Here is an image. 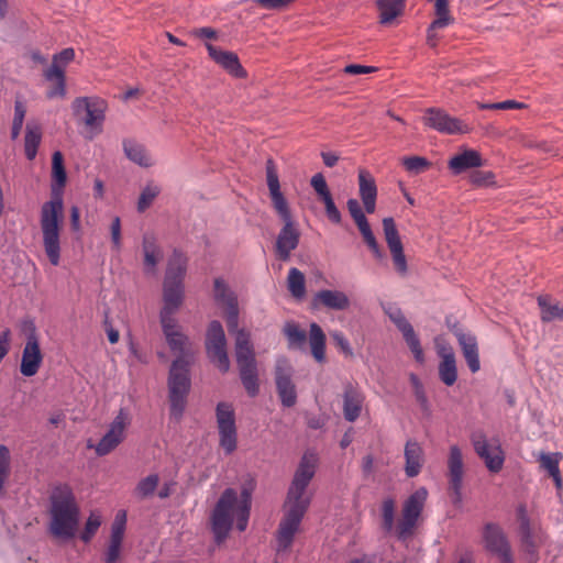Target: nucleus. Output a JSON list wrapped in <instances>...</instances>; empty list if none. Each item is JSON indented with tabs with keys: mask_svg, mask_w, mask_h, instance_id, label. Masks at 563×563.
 I'll return each mask as SVG.
<instances>
[{
	"mask_svg": "<svg viewBox=\"0 0 563 563\" xmlns=\"http://www.w3.org/2000/svg\"><path fill=\"white\" fill-rule=\"evenodd\" d=\"M476 454L484 461L485 466L492 473L501 471L505 462V453L498 439L488 440L483 431H476L471 435Z\"/></svg>",
	"mask_w": 563,
	"mask_h": 563,
	"instance_id": "f8f14e48",
	"label": "nucleus"
},
{
	"mask_svg": "<svg viewBox=\"0 0 563 563\" xmlns=\"http://www.w3.org/2000/svg\"><path fill=\"white\" fill-rule=\"evenodd\" d=\"M194 34L201 38H214L217 33L212 27H200L194 31Z\"/></svg>",
	"mask_w": 563,
	"mask_h": 563,
	"instance_id": "774afa93",
	"label": "nucleus"
},
{
	"mask_svg": "<svg viewBox=\"0 0 563 563\" xmlns=\"http://www.w3.org/2000/svg\"><path fill=\"white\" fill-rule=\"evenodd\" d=\"M283 332L288 340L289 347H301L306 343V331L301 330L295 322H287Z\"/></svg>",
	"mask_w": 563,
	"mask_h": 563,
	"instance_id": "79ce46f5",
	"label": "nucleus"
},
{
	"mask_svg": "<svg viewBox=\"0 0 563 563\" xmlns=\"http://www.w3.org/2000/svg\"><path fill=\"white\" fill-rule=\"evenodd\" d=\"M446 465L449 492L451 494L452 501L454 505H461L463 499L462 489L465 471L463 453L459 445L453 444L450 446Z\"/></svg>",
	"mask_w": 563,
	"mask_h": 563,
	"instance_id": "2eb2a0df",
	"label": "nucleus"
},
{
	"mask_svg": "<svg viewBox=\"0 0 563 563\" xmlns=\"http://www.w3.org/2000/svg\"><path fill=\"white\" fill-rule=\"evenodd\" d=\"M121 544L122 542L120 541L110 540V544L106 553V563H117L120 558Z\"/></svg>",
	"mask_w": 563,
	"mask_h": 563,
	"instance_id": "0e129e2a",
	"label": "nucleus"
},
{
	"mask_svg": "<svg viewBox=\"0 0 563 563\" xmlns=\"http://www.w3.org/2000/svg\"><path fill=\"white\" fill-rule=\"evenodd\" d=\"M44 77L53 86L47 90L48 99L63 98L66 95L65 71H60L56 66H51L44 71Z\"/></svg>",
	"mask_w": 563,
	"mask_h": 563,
	"instance_id": "473e14b6",
	"label": "nucleus"
},
{
	"mask_svg": "<svg viewBox=\"0 0 563 563\" xmlns=\"http://www.w3.org/2000/svg\"><path fill=\"white\" fill-rule=\"evenodd\" d=\"M402 164L409 173L415 175L424 172L430 166V162L421 156L405 157Z\"/></svg>",
	"mask_w": 563,
	"mask_h": 563,
	"instance_id": "de8ad7c7",
	"label": "nucleus"
},
{
	"mask_svg": "<svg viewBox=\"0 0 563 563\" xmlns=\"http://www.w3.org/2000/svg\"><path fill=\"white\" fill-rule=\"evenodd\" d=\"M42 140L41 126L36 123L29 122L26 124L25 137H24V150L27 159L32 161L37 154V148Z\"/></svg>",
	"mask_w": 563,
	"mask_h": 563,
	"instance_id": "4c0bfd02",
	"label": "nucleus"
},
{
	"mask_svg": "<svg viewBox=\"0 0 563 563\" xmlns=\"http://www.w3.org/2000/svg\"><path fill=\"white\" fill-rule=\"evenodd\" d=\"M240 378L250 397H255L260 391L256 362L238 364Z\"/></svg>",
	"mask_w": 563,
	"mask_h": 563,
	"instance_id": "2f4dec72",
	"label": "nucleus"
},
{
	"mask_svg": "<svg viewBox=\"0 0 563 563\" xmlns=\"http://www.w3.org/2000/svg\"><path fill=\"white\" fill-rule=\"evenodd\" d=\"M405 473L408 477H416L424 463L423 450L421 445L413 440L407 441L405 445Z\"/></svg>",
	"mask_w": 563,
	"mask_h": 563,
	"instance_id": "bb28decb",
	"label": "nucleus"
},
{
	"mask_svg": "<svg viewBox=\"0 0 563 563\" xmlns=\"http://www.w3.org/2000/svg\"><path fill=\"white\" fill-rule=\"evenodd\" d=\"M383 527L386 531H391L394 528L395 518V501L390 498L385 499L382 505Z\"/></svg>",
	"mask_w": 563,
	"mask_h": 563,
	"instance_id": "8fccbe9b",
	"label": "nucleus"
},
{
	"mask_svg": "<svg viewBox=\"0 0 563 563\" xmlns=\"http://www.w3.org/2000/svg\"><path fill=\"white\" fill-rule=\"evenodd\" d=\"M213 295L217 303L225 309L228 330L229 332H232L239 324L236 296L222 278L214 279Z\"/></svg>",
	"mask_w": 563,
	"mask_h": 563,
	"instance_id": "6ab92c4d",
	"label": "nucleus"
},
{
	"mask_svg": "<svg viewBox=\"0 0 563 563\" xmlns=\"http://www.w3.org/2000/svg\"><path fill=\"white\" fill-rule=\"evenodd\" d=\"M49 499V531L57 538H73L79 521V507L73 489L66 484L58 485L53 489Z\"/></svg>",
	"mask_w": 563,
	"mask_h": 563,
	"instance_id": "39448f33",
	"label": "nucleus"
},
{
	"mask_svg": "<svg viewBox=\"0 0 563 563\" xmlns=\"http://www.w3.org/2000/svg\"><path fill=\"white\" fill-rule=\"evenodd\" d=\"M159 194V189L155 186H147L143 189L137 201V210L145 211Z\"/></svg>",
	"mask_w": 563,
	"mask_h": 563,
	"instance_id": "603ef678",
	"label": "nucleus"
},
{
	"mask_svg": "<svg viewBox=\"0 0 563 563\" xmlns=\"http://www.w3.org/2000/svg\"><path fill=\"white\" fill-rule=\"evenodd\" d=\"M441 357L439 364V377L446 386H452L457 379L455 355L451 347H441L438 351Z\"/></svg>",
	"mask_w": 563,
	"mask_h": 563,
	"instance_id": "c85d7f7f",
	"label": "nucleus"
},
{
	"mask_svg": "<svg viewBox=\"0 0 563 563\" xmlns=\"http://www.w3.org/2000/svg\"><path fill=\"white\" fill-rule=\"evenodd\" d=\"M126 523L125 511H119L111 527L110 540L122 542Z\"/></svg>",
	"mask_w": 563,
	"mask_h": 563,
	"instance_id": "3c124183",
	"label": "nucleus"
},
{
	"mask_svg": "<svg viewBox=\"0 0 563 563\" xmlns=\"http://www.w3.org/2000/svg\"><path fill=\"white\" fill-rule=\"evenodd\" d=\"M498 110H511V109H523L527 106L522 102H518L515 100H505L497 102Z\"/></svg>",
	"mask_w": 563,
	"mask_h": 563,
	"instance_id": "338daca9",
	"label": "nucleus"
},
{
	"mask_svg": "<svg viewBox=\"0 0 563 563\" xmlns=\"http://www.w3.org/2000/svg\"><path fill=\"white\" fill-rule=\"evenodd\" d=\"M309 344L313 358L323 363L325 361V334L321 327L314 322L310 324Z\"/></svg>",
	"mask_w": 563,
	"mask_h": 563,
	"instance_id": "72a5a7b5",
	"label": "nucleus"
},
{
	"mask_svg": "<svg viewBox=\"0 0 563 563\" xmlns=\"http://www.w3.org/2000/svg\"><path fill=\"white\" fill-rule=\"evenodd\" d=\"M292 368L289 361L280 357L276 361L275 382L283 406L292 407L297 402L296 386L291 380Z\"/></svg>",
	"mask_w": 563,
	"mask_h": 563,
	"instance_id": "f3484780",
	"label": "nucleus"
},
{
	"mask_svg": "<svg viewBox=\"0 0 563 563\" xmlns=\"http://www.w3.org/2000/svg\"><path fill=\"white\" fill-rule=\"evenodd\" d=\"M375 70L372 66H364V65H357V64H351L344 67V73L349 75H362V74H369Z\"/></svg>",
	"mask_w": 563,
	"mask_h": 563,
	"instance_id": "69168bd1",
	"label": "nucleus"
},
{
	"mask_svg": "<svg viewBox=\"0 0 563 563\" xmlns=\"http://www.w3.org/2000/svg\"><path fill=\"white\" fill-rule=\"evenodd\" d=\"M75 57V51L73 48H65L60 53L53 56V63L51 66H56L60 71H64V67L70 63Z\"/></svg>",
	"mask_w": 563,
	"mask_h": 563,
	"instance_id": "13d9d810",
	"label": "nucleus"
},
{
	"mask_svg": "<svg viewBox=\"0 0 563 563\" xmlns=\"http://www.w3.org/2000/svg\"><path fill=\"white\" fill-rule=\"evenodd\" d=\"M251 509V495L243 490L241 496L233 488H227L211 514V530L218 544L222 543L232 529L233 519H236V528L244 531L247 527Z\"/></svg>",
	"mask_w": 563,
	"mask_h": 563,
	"instance_id": "20e7f679",
	"label": "nucleus"
},
{
	"mask_svg": "<svg viewBox=\"0 0 563 563\" xmlns=\"http://www.w3.org/2000/svg\"><path fill=\"white\" fill-rule=\"evenodd\" d=\"M390 320L395 323L398 330L402 333V336L412 352L417 362L422 363L424 361L423 351L420 344V340L417 336L412 325L408 322L406 317L399 309H395L388 312Z\"/></svg>",
	"mask_w": 563,
	"mask_h": 563,
	"instance_id": "412c9836",
	"label": "nucleus"
},
{
	"mask_svg": "<svg viewBox=\"0 0 563 563\" xmlns=\"http://www.w3.org/2000/svg\"><path fill=\"white\" fill-rule=\"evenodd\" d=\"M167 385L170 416L176 421H179L185 411L191 385L188 361L176 358L172 363Z\"/></svg>",
	"mask_w": 563,
	"mask_h": 563,
	"instance_id": "0eeeda50",
	"label": "nucleus"
},
{
	"mask_svg": "<svg viewBox=\"0 0 563 563\" xmlns=\"http://www.w3.org/2000/svg\"><path fill=\"white\" fill-rule=\"evenodd\" d=\"M483 537L488 551L497 554L503 563H512L509 543L499 526L487 523Z\"/></svg>",
	"mask_w": 563,
	"mask_h": 563,
	"instance_id": "aec40b11",
	"label": "nucleus"
},
{
	"mask_svg": "<svg viewBox=\"0 0 563 563\" xmlns=\"http://www.w3.org/2000/svg\"><path fill=\"white\" fill-rule=\"evenodd\" d=\"M288 290L295 298H302L306 294L305 275L296 267L289 269L287 277Z\"/></svg>",
	"mask_w": 563,
	"mask_h": 563,
	"instance_id": "58836bf2",
	"label": "nucleus"
},
{
	"mask_svg": "<svg viewBox=\"0 0 563 563\" xmlns=\"http://www.w3.org/2000/svg\"><path fill=\"white\" fill-rule=\"evenodd\" d=\"M495 175L492 172L475 170L471 174V183L475 186H489L494 184Z\"/></svg>",
	"mask_w": 563,
	"mask_h": 563,
	"instance_id": "4d7b16f0",
	"label": "nucleus"
},
{
	"mask_svg": "<svg viewBox=\"0 0 563 563\" xmlns=\"http://www.w3.org/2000/svg\"><path fill=\"white\" fill-rule=\"evenodd\" d=\"M101 526V517L97 512H91L87 519L85 529L80 536L84 542H89Z\"/></svg>",
	"mask_w": 563,
	"mask_h": 563,
	"instance_id": "09e8293b",
	"label": "nucleus"
},
{
	"mask_svg": "<svg viewBox=\"0 0 563 563\" xmlns=\"http://www.w3.org/2000/svg\"><path fill=\"white\" fill-rule=\"evenodd\" d=\"M266 180L272 200V206L280 220L284 222L280 229L276 243V255L280 261H288L290 254L299 245L300 231L298 224L292 219L288 201L280 191V185L275 163L273 159L266 162Z\"/></svg>",
	"mask_w": 563,
	"mask_h": 563,
	"instance_id": "7ed1b4c3",
	"label": "nucleus"
},
{
	"mask_svg": "<svg viewBox=\"0 0 563 563\" xmlns=\"http://www.w3.org/2000/svg\"><path fill=\"white\" fill-rule=\"evenodd\" d=\"M383 230L386 243L391 254L396 272L405 276L408 272L407 260L404 253V246L393 218L383 219Z\"/></svg>",
	"mask_w": 563,
	"mask_h": 563,
	"instance_id": "a211bd4d",
	"label": "nucleus"
},
{
	"mask_svg": "<svg viewBox=\"0 0 563 563\" xmlns=\"http://www.w3.org/2000/svg\"><path fill=\"white\" fill-rule=\"evenodd\" d=\"M379 21L383 24L391 23L404 11V0H377Z\"/></svg>",
	"mask_w": 563,
	"mask_h": 563,
	"instance_id": "e433bc0d",
	"label": "nucleus"
},
{
	"mask_svg": "<svg viewBox=\"0 0 563 563\" xmlns=\"http://www.w3.org/2000/svg\"><path fill=\"white\" fill-rule=\"evenodd\" d=\"M10 474V452L7 446L0 444V492Z\"/></svg>",
	"mask_w": 563,
	"mask_h": 563,
	"instance_id": "864d4df0",
	"label": "nucleus"
},
{
	"mask_svg": "<svg viewBox=\"0 0 563 563\" xmlns=\"http://www.w3.org/2000/svg\"><path fill=\"white\" fill-rule=\"evenodd\" d=\"M538 305L541 310V320L551 322L554 320H563V303L552 299L549 296H539Z\"/></svg>",
	"mask_w": 563,
	"mask_h": 563,
	"instance_id": "f704fd0d",
	"label": "nucleus"
},
{
	"mask_svg": "<svg viewBox=\"0 0 563 563\" xmlns=\"http://www.w3.org/2000/svg\"><path fill=\"white\" fill-rule=\"evenodd\" d=\"M358 192L365 211L374 213L376 208L377 186L373 175L366 169L358 170Z\"/></svg>",
	"mask_w": 563,
	"mask_h": 563,
	"instance_id": "5701e85b",
	"label": "nucleus"
},
{
	"mask_svg": "<svg viewBox=\"0 0 563 563\" xmlns=\"http://www.w3.org/2000/svg\"><path fill=\"white\" fill-rule=\"evenodd\" d=\"M310 184L314 191L317 192V195L319 196L320 200L331 195L325 178L323 177L322 174L318 173L313 175Z\"/></svg>",
	"mask_w": 563,
	"mask_h": 563,
	"instance_id": "6e6d98bb",
	"label": "nucleus"
},
{
	"mask_svg": "<svg viewBox=\"0 0 563 563\" xmlns=\"http://www.w3.org/2000/svg\"><path fill=\"white\" fill-rule=\"evenodd\" d=\"M317 464V454L306 452L295 472L287 494V511L277 531L278 552L286 551L291 547L295 534L309 507L310 498L306 496V488L314 476Z\"/></svg>",
	"mask_w": 563,
	"mask_h": 563,
	"instance_id": "f03ea898",
	"label": "nucleus"
},
{
	"mask_svg": "<svg viewBox=\"0 0 563 563\" xmlns=\"http://www.w3.org/2000/svg\"><path fill=\"white\" fill-rule=\"evenodd\" d=\"M314 307H324L331 310H346L351 306L349 296L341 290L323 289L318 291L312 300Z\"/></svg>",
	"mask_w": 563,
	"mask_h": 563,
	"instance_id": "b1692460",
	"label": "nucleus"
},
{
	"mask_svg": "<svg viewBox=\"0 0 563 563\" xmlns=\"http://www.w3.org/2000/svg\"><path fill=\"white\" fill-rule=\"evenodd\" d=\"M206 47L209 56L230 75L236 78H244L246 76V71L242 67L235 53L223 51L209 43L206 44Z\"/></svg>",
	"mask_w": 563,
	"mask_h": 563,
	"instance_id": "4be33fe9",
	"label": "nucleus"
},
{
	"mask_svg": "<svg viewBox=\"0 0 563 563\" xmlns=\"http://www.w3.org/2000/svg\"><path fill=\"white\" fill-rule=\"evenodd\" d=\"M428 490L420 487L415 490L404 503L401 519L396 528L397 537L401 540L407 539L413 533L417 521L423 510Z\"/></svg>",
	"mask_w": 563,
	"mask_h": 563,
	"instance_id": "1a4fd4ad",
	"label": "nucleus"
},
{
	"mask_svg": "<svg viewBox=\"0 0 563 563\" xmlns=\"http://www.w3.org/2000/svg\"><path fill=\"white\" fill-rule=\"evenodd\" d=\"M159 484L157 474H150L142 478L134 488V495L140 499H145L154 494Z\"/></svg>",
	"mask_w": 563,
	"mask_h": 563,
	"instance_id": "a19ab883",
	"label": "nucleus"
},
{
	"mask_svg": "<svg viewBox=\"0 0 563 563\" xmlns=\"http://www.w3.org/2000/svg\"><path fill=\"white\" fill-rule=\"evenodd\" d=\"M23 330L26 333V342L22 351L20 372L23 376L32 377L37 374L43 363V354L34 322L25 321Z\"/></svg>",
	"mask_w": 563,
	"mask_h": 563,
	"instance_id": "9b49d317",
	"label": "nucleus"
},
{
	"mask_svg": "<svg viewBox=\"0 0 563 563\" xmlns=\"http://www.w3.org/2000/svg\"><path fill=\"white\" fill-rule=\"evenodd\" d=\"M73 110L75 115L85 113V125L100 133L104 121V112L107 104L102 99L79 97L73 101Z\"/></svg>",
	"mask_w": 563,
	"mask_h": 563,
	"instance_id": "dca6fc26",
	"label": "nucleus"
},
{
	"mask_svg": "<svg viewBox=\"0 0 563 563\" xmlns=\"http://www.w3.org/2000/svg\"><path fill=\"white\" fill-rule=\"evenodd\" d=\"M426 126L433 129L442 134H464L471 131V128L462 120L451 117L440 108H428L422 117Z\"/></svg>",
	"mask_w": 563,
	"mask_h": 563,
	"instance_id": "4468645a",
	"label": "nucleus"
},
{
	"mask_svg": "<svg viewBox=\"0 0 563 563\" xmlns=\"http://www.w3.org/2000/svg\"><path fill=\"white\" fill-rule=\"evenodd\" d=\"M123 150L128 158L142 167H150L153 165V161L148 155L146 148L132 140L123 142Z\"/></svg>",
	"mask_w": 563,
	"mask_h": 563,
	"instance_id": "c9c22d12",
	"label": "nucleus"
},
{
	"mask_svg": "<svg viewBox=\"0 0 563 563\" xmlns=\"http://www.w3.org/2000/svg\"><path fill=\"white\" fill-rule=\"evenodd\" d=\"M459 344L462 349L463 356L466 361V364L472 373H476L481 368L479 355H478V345L476 338L471 333H465L463 331L454 332Z\"/></svg>",
	"mask_w": 563,
	"mask_h": 563,
	"instance_id": "393cba45",
	"label": "nucleus"
},
{
	"mask_svg": "<svg viewBox=\"0 0 563 563\" xmlns=\"http://www.w3.org/2000/svg\"><path fill=\"white\" fill-rule=\"evenodd\" d=\"M357 228L363 236L364 242L366 243L368 249L372 251L375 258L383 260L385 257V255L376 241V238L369 227L368 221L358 223Z\"/></svg>",
	"mask_w": 563,
	"mask_h": 563,
	"instance_id": "37998d69",
	"label": "nucleus"
},
{
	"mask_svg": "<svg viewBox=\"0 0 563 563\" xmlns=\"http://www.w3.org/2000/svg\"><path fill=\"white\" fill-rule=\"evenodd\" d=\"M64 203L59 195H53L41 209V230L45 253L52 265L57 266L60 258V224L63 220Z\"/></svg>",
	"mask_w": 563,
	"mask_h": 563,
	"instance_id": "423d86ee",
	"label": "nucleus"
},
{
	"mask_svg": "<svg viewBox=\"0 0 563 563\" xmlns=\"http://www.w3.org/2000/svg\"><path fill=\"white\" fill-rule=\"evenodd\" d=\"M563 455L562 453L560 452H555V453H540L539 455V463H540V467L544 471H547L549 473V475L551 474H556V472L560 471V462L562 460Z\"/></svg>",
	"mask_w": 563,
	"mask_h": 563,
	"instance_id": "a18cd8bd",
	"label": "nucleus"
},
{
	"mask_svg": "<svg viewBox=\"0 0 563 563\" xmlns=\"http://www.w3.org/2000/svg\"><path fill=\"white\" fill-rule=\"evenodd\" d=\"M434 4L435 19L433 27H446L454 22V18L450 13L449 0H430Z\"/></svg>",
	"mask_w": 563,
	"mask_h": 563,
	"instance_id": "ea45409f",
	"label": "nucleus"
},
{
	"mask_svg": "<svg viewBox=\"0 0 563 563\" xmlns=\"http://www.w3.org/2000/svg\"><path fill=\"white\" fill-rule=\"evenodd\" d=\"M110 232L113 249L119 251L121 249V221L119 217L112 220Z\"/></svg>",
	"mask_w": 563,
	"mask_h": 563,
	"instance_id": "e2e57ef3",
	"label": "nucleus"
},
{
	"mask_svg": "<svg viewBox=\"0 0 563 563\" xmlns=\"http://www.w3.org/2000/svg\"><path fill=\"white\" fill-rule=\"evenodd\" d=\"M131 424V417L128 410L121 408L100 441L93 445L91 441L88 442V448H93L96 454L104 456L117 449L125 439V431Z\"/></svg>",
	"mask_w": 563,
	"mask_h": 563,
	"instance_id": "9d476101",
	"label": "nucleus"
},
{
	"mask_svg": "<svg viewBox=\"0 0 563 563\" xmlns=\"http://www.w3.org/2000/svg\"><path fill=\"white\" fill-rule=\"evenodd\" d=\"M206 350L210 361L222 372L230 368L227 352V340L222 324L219 321L210 322L206 334Z\"/></svg>",
	"mask_w": 563,
	"mask_h": 563,
	"instance_id": "ddd939ff",
	"label": "nucleus"
},
{
	"mask_svg": "<svg viewBox=\"0 0 563 563\" xmlns=\"http://www.w3.org/2000/svg\"><path fill=\"white\" fill-rule=\"evenodd\" d=\"M235 357L238 364L256 362L253 345L250 340V333L243 329H235Z\"/></svg>",
	"mask_w": 563,
	"mask_h": 563,
	"instance_id": "7c9ffc66",
	"label": "nucleus"
},
{
	"mask_svg": "<svg viewBox=\"0 0 563 563\" xmlns=\"http://www.w3.org/2000/svg\"><path fill=\"white\" fill-rule=\"evenodd\" d=\"M52 175L53 179L59 187H64L66 184V170L64 167V157L59 151L53 153L52 157Z\"/></svg>",
	"mask_w": 563,
	"mask_h": 563,
	"instance_id": "c03bdc74",
	"label": "nucleus"
},
{
	"mask_svg": "<svg viewBox=\"0 0 563 563\" xmlns=\"http://www.w3.org/2000/svg\"><path fill=\"white\" fill-rule=\"evenodd\" d=\"M521 542H522V547L526 552L533 554V555L536 554L537 544L531 534V530H530V526H529L528 521L521 522Z\"/></svg>",
	"mask_w": 563,
	"mask_h": 563,
	"instance_id": "5fc2aeb1",
	"label": "nucleus"
},
{
	"mask_svg": "<svg viewBox=\"0 0 563 563\" xmlns=\"http://www.w3.org/2000/svg\"><path fill=\"white\" fill-rule=\"evenodd\" d=\"M484 165L481 154L475 150H464L463 152L453 156L448 166L455 175L462 174L470 168H476Z\"/></svg>",
	"mask_w": 563,
	"mask_h": 563,
	"instance_id": "cd10ccee",
	"label": "nucleus"
},
{
	"mask_svg": "<svg viewBox=\"0 0 563 563\" xmlns=\"http://www.w3.org/2000/svg\"><path fill=\"white\" fill-rule=\"evenodd\" d=\"M142 247L144 254L145 271L147 273H154L156 265L162 260L163 253L153 233H145L143 235Z\"/></svg>",
	"mask_w": 563,
	"mask_h": 563,
	"instance_id": "c756f323",
	"label": "nucleus"
},
{
	"mask_svg": "<svg viewBox=\"0 0 563 563\" xmlns=\"http://www.w3.org/2000/svg\"><path fill=\"white\" fill-rule=\"evenodd\" d=\"M321 201L324 203L325 213H327L329 220L332 221L333 223H340L341 222V213H340L339 209L336 208L332 196L330 195V196L321 199Z\"/></svg>",
	"mask_w": 563,
	"mask_h": 563,
	"instance_id": "052dcab7",
	"label": "nucleus"
},
{
	"mask_svg": "<svg viewBox=\"0 0 563 563\" xmlns=\"http://www.w3.org/2000/svg\"><path fill=\"white\" fill-rule=\"evenodd\" d=\"M216 419L219 432V445L225 454H232L238 446V430L233 406L221 401L216 407Z\"/></svg>",
	"mask_w": 563,
	"mask_h": 563,
	"instance_id": "6e6552de",
	"label": "nucleus"
},
{
	"mask_svg": "<svg viewBox=\"0 0 563 563\" xmlns=\"http://www.w3.org/2000/svg\"><path fill=\"white\" fill-rule=\"evenodd\" d=\"M26 114V107L21 100H15L14 102V117L11 129V137L12 140H16L21 133L24 118Z\"/></svg>",
	"mask_w": 563,
	"mask_h": 563,
	"instance_id": "49530a36",
	"label": "nucleus"
},
{
	"mask_svg": "<svg viewBox=\"0 0 563 563\" xmlns=\"http://www.w3.org/2000/svg\"><path fill=\"white\" fill-rule=\"evenodd\" d=\"M331 338L333 339L335 345L341 350L345 355H352V349L349 340L344 336V334L340 331L331 332Z\"/></svg>",
	"mask_w": 563,
	"mask_h": 563,
	"instance_id": "680f3d73",
	"label": "nucleus"
},
{
	"mask_svg": "<svg viewBox=\"0 0 563 563\" xmlns=\"http://www.w3.org/2000/svg\"><path fill=\"white\" fill-rule=\"evenodd\" d=\"M347 210L353 218L355 224L363 223L367 221L360 202L356 199H349L346 202Z\"/></svg>",
	"mask_w": 563,
	"mask_h": 563,
	"instance_id": "bf43d9fd",
	"label": "nucleus"
},
{
	"mask_svg": "<svg viewBox=\"0 0 563 563\" xmlns=\"http://www.w3.org/2000/svg\"><path fill=\"white\" fill-rule=\"evenodd\" d=\"M186 272L187 257L175 250L168 260L163 283L164 306L159 313V321L170 351L177 355V358L189 362L192 355L191 343L174 317L184 300Z\"/></svg>",
	"mask_w": 563,
	"mask_h": 563,
	"instance_id": "f257e3e1",
	"label": "nucleus"
},
{
	"mask_svg": "<svg viewBox=\"0 0 563 563\" xmlns=\"http://www.w3.org/2000/svg\"><path fill=\"white\" fill-rule=\"evenodd\" d=\"M363 402L364 395L360 388L353 385H347L344 389L343 396L344 418L350 422L355 421L361 415Z\"/></svg>",
	"mask_w": 563,
	"mask_h": 563,
	"instance_id": "a878e982",
	"label": "nucleus"
}]
</instances>
